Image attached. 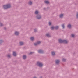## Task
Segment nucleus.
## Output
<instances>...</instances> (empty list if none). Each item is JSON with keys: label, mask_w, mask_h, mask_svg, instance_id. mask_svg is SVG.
<instances>
[{"label": "nucleus", "mask_w": 78, "mask_h": 78, "mask_svg": "<svg viewBox=\"0 0 78 78\" xmlns=\"http://www.w3.org/2000/svg\"><path fill=\"white\" fill-rule=\"evenodd\" d=\"M58 41L60 43H62L64 42V43H65V44H67V42H68V41H66V40H62L61 39H59L58 40Z\"/></svg>", "instance_id": "1"}, {"label": "nucleus", "mask_w": 78, "mask_h": 78, "mask_svg": "<svg viewBox=\"0 0 78 78\" xmlns=\"http://www.w3.org/2000/svg\"><path fill=\"white\" fill-rule=\"evenodd\" d=\"M11 7V5L10 4H8L6 5H4L3 8L4 9H6L7 8H9Z\"/></svg>", "instance_id": "2"}, {"label": "nucleus", "mask_w": 78, "mask_h": 78, "mask_svg": "<svg viewBox=\"0 0 78 78\" xmlns=\"http://www.w3.org/2000/svg\"><path fill=\"white\" fill-rule=\"evenodd\" d=\"M37 66H38L40 67H41L42 66H43L42 64L41 63H40L39 62H37Z\"/></svg>", "instance_id": "3"}, {"label": "nucleus", "mask_w": 78, "mask_h": 78, "mask_svg": "<svg viewBox=\"0 0 78 78\" xmlns=\"http://www.w3.org/2000/svg\"><path fill=\"white\" fill-rule=\"evenodd\" d=\"M41 41H38L37 43H35L34 44V45H35V46H36V45H39L40 44H41Z\"/></svg>", "instance_id": "4"}, {"label": "nucleus", "mask_w": 78, "mask_h": 78, "mask_svg": "<svg viewBox=\"0 0 78 78\" xmlns=\"http://www.w3.org/2000/svg\"><path fill=\"white\" fill-rule=\"evenodd\" d=\"M38 52L39 53H43V51H42V50H39L38 51Z\"/></svg>", "instance_id": "5"}, {"label": "nucleus", "mask_w": 78, "mask_h": 78, "mask_svg": "<svg viewBox=\"0 0 78 78\" xmlns=\"http://www.w3.org/2000/svg\"><path fill=\"white\" fill-rule=\"evenodd\" d=\"M56 63L57 64H58L59 63V61L58 60H56Z\"/></svg>", "instance_id": "6"}, {"label": "nucleus", "mask_w": 78, "mask_h": 78, "mask_svg": "<svg viewBox=\"0 0 78 78\" xmlns=\"http://www.w3.org/2000/svg\"><path fill=\"white\" fill-rule=\"evenodd\" d=\"M64 15L62 14L60 15L59 16V17H60V18H62V17H63V16Z\"/></svg>", "instance_id": "7"}, {"label": "nucleus", "mask_w": 78, "mask_h": 78, "mask_svg": "<svg viewBox=\"0 0 78 78\" xmlns=\"http://www.w3.org/2000/svg\"><path fill=\"white\" fill-rule=\"evenodd\" d=\"M45 3H46V4H48L49 3V2L47 1H46L44 2Z\"/></svg>", "instance_id": "8"}, {"label": "nucleus", "mask_w": 78, "mask_h": 78, "mask_svg": "<svg viewBox=\"0 0 78 78\" xmlns=\"http://www.w3.org/2000/svg\"><path fill=\"white\" fill-rule=\"evenodd\" d=\"M19 32H17V31H16L15 32V34L16 35H17L19 34Z\"/></svg>", "instance_id": "9"}, {"label": "nucleus", "mask_w": 78, "mask_h": 78, "mask_svg": "<svg viewBox=\"0 0 78 78\" xmlns=\"http://www.w3.org/2000/svg\"><path fill=\"white\" fill-rule=\"evenodd\" d=\"M16 52H13V56H16Z\"/></svg>", "instance_id": "10"}, {"label": "nucleus", "mask_w": 78, "mask_h": 78, "mask_svg": "<svg viewBox=\"0 0 78 78\" xmlns=\"http://www.w3.org/2000/svg\"><path fill=\"white\" fill-rule=\"evenodd\" d=\"M37 18L38 19H41V16H37Z\"/></svg>", "instance_id": "11"}, {"label": "nucleus", "mask_w": 78, "mask_h": 78, "mask_svg": "<svg viewBox=\"0 0 78 78\" xmlns=\"http://www.w3.org/2000/svg\"><path fill=\"white\" fill-rule=\"evenodd\" d=\"M68 27L69 28H71V25L69 24L68 25Z\"/></svg>", "instance_id": "12"}, {"label": "nucleus", "mask_w": 78, "mask_h": 78, "mask_svg": "<svg viewBox=\"0 0 78 78\" xmlns=\"http://www.w3.org/2000/svg\"><path fill=\"white\" fill-rule=\"evenodd\" d=\"M20 44L21 45H22L24 44V43L22 42H20Z\"/></svg>", "instance_id": "13"}, {"label": "nucleus", "mask_w": 78, "mask_h": 78, "mask_svg": "<svg viewBox=\"0 0 78 78\" xmlns=\"http://www.w3.org/2000/svg\"><path fill=\"white\" fill-rule=\"evenodd\" d=\"M46 36H47L48 37H50V35L48 34H46Z\"/></svg>", "instance_id": "14"}, {"label": "nucleus", "mask_w": 78, "mask_h": 78, "mask_svg": "<svg viewBox=\"0 0 78 78\" xmlns=\"http://www.w3.org/2000/svg\"><path fill=\"white\" fill-rule=\"evenodd\" d=\"M52 55L53 56H54L55 55V53L54 52H52Z\"/></svg>", "instance_id": "15"}, {"label": "nucleus", "mask_w": 78, "mask_h": 78, "mask_svg": "<svg viewBox=\"0 0 78 78\" xmlns=\"http://www.w3.org/2000/svg\"><path fill=\"white\" fill-rule=\"evenodd\" d=\"M55 28L56 30H57V29H58V28H59V27H58V26H56L55 27Z\"/></svg>", "instance_id": "16"}, {"label": "nucleus", "mask_w": 78, "mask_h": 78, "mask_svg": "<svg viewBox=\"0 0 78 78\" xmlns=\"http://www.w3.org/2000/svg\"><path fill=\"white\" fill-rule=\"evenodd\" d=\"M38 11H36L35 12V14H38Z\"/></svg>", "instance_id": "17"}, {"label": "nucleus", "mask_w": 78, "mask_h": 78, "mask_svg": "<svg viewBox=\"0 0 78 78\" xmlns=\"http://www.w3.org/2000/svg\"><path fill=\"white\" fill-rule=\"evenodd\" d=\"M23 59H25L26 58V56H25V55L23 56Z\"/></svg>", "instance_id": "18"}, {"label": "nucleus", "mask_w": 78, "mask_h": 78, "mask_svg": "<svg viewBox=\"0 0 78 78\" xmlns=\"http://www.w3.org/2000/svg\"><path fill=\"white\" fill-rule=\"evenodd\" d=\"M30 39H31V41H33V40H34V37H31L30 38Z\"/></svg>", "instance_id": "19"}, {"label": "nucleus", "mask_w": 78, "mask_h": 78, "mask_svg": "<svg viewBox=\"0 0 78 78\" xmlns=\"http://www.w3.org/2000/svg\"><path fill=\"white\" fill-rule=\"evenodd\" d=\"M29 4L30 5H32V2H29Z\"/></svg>", "instance_id": "20"}, {"label": "nucleus", "mask_w": 78, "mask_h": 78, "mask_svg": "<svg viewBox=\"0 0 78 78\" xmlns=\"http://www.w3.org/2000/svg\"><path fill=\"white\" fill-rule=\"evenodd\" d=\"M54 28H55V27H51V30H53Z\"/></svg>", "instance_id": "21"}, {"label": "nucleus", "mask_w": 78, "mask_h": 78, "mask_svg": "<svg viewBox=\"0 0 78 78\" xmlns=\"http://www.w3.org/2000/svg\"><path fill=\"white\" fill-rule=\"evenodd\" d=\"M62 27H63V28H64V24L62 25Z\"/></svg>", "instance_id": "22"}, {"label": "nucleus", "mask_w": 78, "mask_h": 78, "mask_svg": "<svg viewBox=\"0 0 78 78\" xmlns=\"http://www.w3.org/2000/svg\"><path fill=\"white\" fill-rule=\"evenodd\" d=\"M72 37H74V36H75V35H73V34H72L71 35Z\"/></svg>", "instance_id": "23"}, {"label": "nucleus", "mask_w": 78, "mask_h": 78, "mask_svg": "<svg viewBox=\"0 0 78 78\" xmlns=\"http://www.w3.org/2000/svg\"><path fill=\"white\" fill-rule=\"evenodd\" d=\"M51 23L49 22V25H51Z\"/></svg>", "instance_id": "24"}, {"label": "nucleus", "mask_w": 78, "mask_h": 78, "mask_svg": "<svg viewBox=\"0 0 78 78\" xmlns=\"http://www.w3.org/2000/svg\"><path fill=\"white\" fill-rule=\"evenodd\" d=\"M62 61H66V59L63 58L62 59Z\"/></svg>", "instance_id": "25"}, {"label": "nucleus", "mask_w": 78, "mask_h": 78, "mask_svg": "<svg viewBox=\"0 0 78 78\" xmlns=\"http://www.w3.org/2000/svg\"><path fill=\"white\" fill-rule=\"evenodd\" d=\"M76 17H77V18H78V13H77L76 15Z\"/></svg>", "instance_id": "26"}, {"label": "nucleus", "mask_w": 78, "mask_h": 78, "mask_svg": "<svg viewBox=\"0 0 78 78\" xmlns=\"http://www.w3.org/2000/svg\"><path fill=\"white\" fill-rule=\"evenodd\" d=\"M10 55H8V57L9 58L10 57Z\"/></svg>", "instance_id": "27"}, {"label": "nucleus", "mask_w": 78, "mask_h": 78, "mask_svg": "<svg viewBox=\"0 0 78 78\" xmlns=\"http://www.w3.org/2000/svg\"><path fill=\"white\" fill-rule=\"evenodd\" d=\"M34 31L35 32H36V29H34Z\"/></svg>", "instance_id": "28"}, {"label": "nucleus", "mask_w": 78, "mask_h": 78, "mask_svg": "<svg viewBox=\"0 0 78 78\" xmlns=\"http://www.w3.org/2000/svg\"><path fill=\"white\" fill-rule=\"evenodd\" d=\"M32 53H33V52H30V54H32Z\"/></svg>", "instance_id": "29"}]
</instances>
